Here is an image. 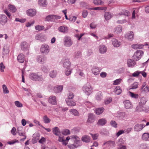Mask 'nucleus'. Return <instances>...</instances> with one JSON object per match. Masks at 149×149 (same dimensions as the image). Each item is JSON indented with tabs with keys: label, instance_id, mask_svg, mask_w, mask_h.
<instances>
[{
	"label": "nucleus",
	"instance_id": "nucleus-1",
	"mask_svg": "<svg viewBox=\"0 0 149 149\" xmlns=\"http://www.w3.org/2000/svg\"><path fill=\"white\" fill-rule=\"evenodd\" d=\"M62 61L63 63V67L64 68L65 74L67 76H68L72 72V69L70 68V62L67 58H63Z\"/></svg>",
	"mask_w": 149,
	"mask_h": 149
},
{
	"label": "nucleus",
	"instance_id": "nucleus-2",
	"mask_svg": "<svg viewBox=\"0 0 149 149\" xmlns=\"http://www.w3.org/2000/svg\"><path fill=\"white\" fill-rule=\"evenodd\" d=\"M29 78L32 80L41 81L43 80V78L42 75H38L37 73H32L29 75Z\"/></svg>",
	"mask_w": 149,
	"mask_h": 149
},
{
	"label": "nucleus",
	"instance_id": "nucleus-3",
	"mask_svg": "<svg viewBox=\"0 0 149 149\" xmlns=\"http://www.w3.org/2000/svg\"><path fill=\"white\" fill-rule=\"evenodd\" d=\"M84 92L87 95H89L92 92V88L89 83H87L82 87Z\"/></svg>",
	"mask_w": 149,
	"mask_h": 149
},
{
	"label": "nucleus",
	"instance_id": "nucleus-4",
	"mask_svg": "<svg viewBox=\"0 0 149 149\" xmlns=\"http://www.w3.org/2000/svg\"><path fill=\"white\" fill-rule=\"evenodd\" d=\"M50 50L49 46L47 44H43L42 45L40 48L41 53L46 54H48Z\"/></svg>",
	"mask_w": 149,
	"mask_h": 149
},
{
	"label": "nucleus",
	"instance_id": "nucleus-5",
	"mask_svg": "<svg viewBox=\"0 0 149 149\" xmlns=\"http://www.w3.org/2000/svg\"><path fill=\"white\" fill-rule=\"evenodd\" d=\"M73 41L71 38L68 36H66L63 39V44L66 47H70L72 45Z\"/></svg>",
	"mask_w": 149,
	"mask_h": 149
},
{
	"label": "nucleus",
	"instance_id": "nucleus-6",
	"mask_svg": "<svg viewBox=\"0 0 149 149\" xmlns=\"http://www.w3.org/2000/svg\"><path fill=\"white\" fill-rule=\"evenodd\" d=\"M143 51L139 50H137L133 56V58L135 61H137L139 60L143 55Z\"/></svg>",
	"mask_w": 149,
	"mask_h": 149
},
{
	"label": "nucleus",
	"instance_id": "nucleus-7",
	"mask_svg": "<svg viewBox=\"0 0 149 149\" xmlns=\"http://www.w3.org/2000/svg\"><path fill=\"white\" fill-rule=\"evenodd\" d=\"M61 18V17L59 16L50 15L46 17L45 20L51 22L54 21L58 19H60Z\"/></svg>",
	"mask_w": 149,
	"mask_h": 149
},
{
	"label": "nucleus",
	"instance_id": "nucleus-8",
	"mask_svg": "<svg viewBox=\"0 0 149 149\" xmlns=\"http://www.w3.org/2000/svg\"><path fill=\"white\" fill-rule=\"evenodd\" d=\"M36 60L38 63L43 64L46 63L47 58L44 55H40L37 56Z\"/></svg>",
	"mask_w": 149,
	"mask_h": 149
},
{
	"label": "nucleus",
	"instance_id": "nucleus-9",
	"mask_svg": "<svg viewBox=\"0 0 149 149\" xmlns=\"http://www.w3.org/2000/svg\"><path fill=\"white\" fill-rule=\"evenodd\" d=\"M147 102V100L145 97H142L141 98L140 101L139 102V105L136 108V111H140L141 110H139V108H142L143 107V106Z\"/></svg>",
	"mask_w": 149,
	"mask_h": 149
},
{
	"label": "nucleus",
	"instance_id": "nucleus-10",
	"mask_svg": "<svg viewBox=\"0 0 149 149\" xmlns=\"http://www.w3.org/2000/svg\"><path fill=\"white\" fill-rule=\"evenodd\" d=\"M141 93H148L149 91V87L148 85H146V82H143L141 88Z\"/></svg>",
	"mask_w": 149,
	"mask_h": 149
},
{
	"label": "nucleus",
	"instance_id": "nucleus-11",
	"mask_svg": "<svg viewBox=\"0 0 149 149\" xmlns=\"http://www.w3.org/2000/svg\"><path fill=\"white\" fill-rule=\"evenodd\" d=\"M8 18L5 15H1L0 16V24L4 26L7 22Z\"/></svg>",
	"mask_w": 149,
	"mask_h": 149
},
{
	"label": "nucleus",
	"instance_id": "nucleus-12",
	"mask_svg": "<svg viewBox=\"0 0 149 149\" xmlns=\"http://www.w3.org/2000/svg\"><path fill=\"white\" fill-rule=\"evenodd\" d=\"M70 139V138L69 136H68L65 139L64 136L62 137L59 136L58 140L59 141L62 142L63 145L65 146L68 143V141Z\"/></svg>",
	"mask_w": 149,
	"mask_h": 149
},
{
	"label": "nucleus",
	"instance_id": "nucleus-13",
	"mask_svg": "<svg viewBox=\"0 0 149 149\" xmlns=\"http://www.w3.org/2000/svg\"><path fill=\"white\" fill-rule=\"evenodd\" d=\"M48 102L52 105H55L57 103L56 98L55 96H50L49 98Z\"/></svg>",
	"mask_w": 149,
	"mask_h": 149
},
{
	"label": "nucleus",
	"instance_id": "nucleus-14",
	"mask_svg": "<svg viewBox=\"0 0 149 149\" xmlns=\"http://www.w3.org/2000/svg\"><path fill=\"white\" fill-rule=\"evenodd\" d=\"M111 41L112 44L114 47H118L121 45V42L116 39H112Z\"/></svg>",
	"mask_w": 149,
	"mask_h": 149
},
{
	"label": "nucleus",
	"instance_id": "nucleus-15",
	"mask_svg": "<svg viewBox=\"0 0 149 149\" xmlns=\"http://www.w3.org/2000/svg\"><path fill=\"white\" fill-rule=\"evenodd\" d=\"M27 15L30 17H33L35 16L36 13V12L34 9H30L26 11Z\"/></svg>",
	"mask_w": 149,
	"mask_h": 149
},
{
	"label": "nucleus",
	"instance_id": "nucleus-16",
	"mask_svg": "<svg viewBox=\"0 0 149 149\" xmlns=\"http://www.w3.org/2000/svg\"><path fill=\"white\" fill-rule=\"evenodd\" d=\"M125 37L129 40H132L134 38L133 32L131 31L128 32L125 35Z\"/></svg>",
	"mask_w": 149,
	"mask_h": 149
},
{
	"label": "nucleus",
	"instance_id": "nucleus-17",
	"mask_svg": "<svg viewBox=\"0 0 149 149\" xmlns=\"http://www.w3.org/2000/svg\"><path fill=\"white\" fill-rule=\"evenodd\" d=\"M115 144L114 141H109L104 142L103 145V147L104 148V146H106V147L109 148L113 146Z\"/></svg>",
	"mask_w": 149,
	"mask_h": 149
},
{
	"label": "nucleus",
	"instance_id": "nucleus-18",
	"mask_svg": "<svg viewBox=\"0 0 149 149\" xmlns=\"http://www.w3.org/2000/svg\"><path fill=\"white\" fill-rule=\"evenodd\" d=\"M125 107L127 109H129L132 107L133 106L130 102L128 100H125L123 102Z\"/></svg>",
	"mask_w": 149,
	"mask_h": 149
},
{
	"label": "nucleus",
	"instance_id": "nucleus-19",
	"mask_svg": "<svg viewBox=\"0 0 149 149\" xmlns=\"http://www.w3.org/2000/svg\"><path fill=\"white\" fill-rule=\"evenodd\" d=\"M99 52L100 53L102 54H104L107 51V47L104 45H101L99 47Z\"/></svg>",
	"mask_w": 149,
	"mask_h": 149
},
{
	"label": "nucleus",
	"instance_id": "nucleus-20",
	"mask_svg": "<svg viewBox=\"0 0 149 149\" xmlns=\"http://www.w3.org/2000/svg\"><path fill=\"white\" fill-rule=\"evenodd\" d=\"M145 127V125L143 124H141L140 125L139 124H137L134 126V130L136 131H139Z\"/></svg>",
	"mask_w": 149,
	"mask_h": 149
},
{
	"label": "nucleus",
	"instance_id": "nucleus-21",
	"mask_svg": "<svg viewBox=\"0 0 149 149\" xmlns=\"http://www.w3.org/2000/svg\"><path fill=\"white\" fill-rule=\"evenodd\" d=\"M101 69L100 68L97 67H94L92 70V73L95 75H98L99 74L101 71Z\"/></svg>",
	"mask_w": 149,
	"mask_h": 149
},
{
	"label": "nucleus",
	"instance_id": "nucleus-22",
	"mask_svg": "<svg viewBox=\"0 0 149 149\" xmlns=\"http://www.w3.org/2000/svg\"><path fill=\"white\" fill-rule=\"evenodd\" d=\"M65 101L67 105L69 106H73L76 105V104L72 99L69 100V99H66Z\"/></svg>",
	"mask_w": 149,
	"mask_h": 149
},
{
	"label": "nucleus",
	"instance_id": "nucleus-23",
	"mask_svg": "<svg viewBox=\"0 0 149 149\" xmlns=\"http://www.w3.org/2000/svg\"><path fill=\"white\" fill-rule=\"evenodd\" d=\"M8 8L10 11L13 13L16 12L17 10V9L15 6L12 4H8Z\"/></svg>",
	"mask_w": 149,
	"mask_h": 149
},
{
	"label": "nucleus",
	"instance_id": "nucleus-24",
	"mask_svg": "<svg viewBox=\"0 0 149 149\" xmlns=\"http://www.w3.org/2000/svg\"><path fill=\"white\" fill-rule=\"evenodd\" d=\"M63 88V86L62 85L56 86L54 87V90L56 93H58L61 92Z\"/></svg>",
	"mask_w": 149,
	"mask_h": 149
},
{
	"label": "nucleus",
	"instance_id": "nucleus-25",
	"mask_svg": "<svg viewBox=\"0 0 149 149\" xmlns=\"http://www.w3.org/2000/svg\"><path fill=\"white\" fill-rule=\"evenodd\" d=\"M21 46L22 49L24 51L27 50L29 47L28 44L25 42H22Z\"/></svg>",
	"mask_w": 149,
	"mask_h": 149
},
{
	"label": "nucleus",
	"instance_id": "nucleus-26",
	"mask_svg": "<svg viewBox=\"0 0 149 149\" xmlns=\"http://www.w3.org/2000/svg\"><path fill=\"white\" fill-rule=\"evenodd\" d=\"M17 133L18 135L21 136H24L26 135V134L24 131L22 127H19L18 128Z\"/></svg>",
	"mask_w": 149,
	"mask_h": 149
},
{
	"label": "nucleus",
	"instance_id": "nucleus-27",
	"mask_svg": "<svg viewBox=\"0 0 149 149\" xmlns=\"http://www.w3.org/2000/svg\"><path fill=\"white\" fill-rule=\"evenodd\" d=\"M70 139L74 141V142L78 144L80 141L79 138L76 135H73L71 136L70 137Z\"/></svg>",
	"mask_w": 149,
	"mask_h": 149
},
{
	"label": "nucleus",
	"instance_id": "nucleus-28",
	"mask_svg": "<svg viewBox=\"0 0 149 149\" xmlns=\"http://www.w3.org/2000/svg\"><path fill=\"white\" fill-rule=\"evenodd\" d=\"M94 121V117L93 114L92 113L89 114L88 118L87 121L88 123H92Z\"/></svg>",
	"mask_w": 149,
	"mask_h": 149
},
{
	"label": "nucleus",
	"instance_id": "nucleus-29",
	"mask_svg": "<svg viewBox=\"0 0 149 149\" xmlns=\"http://www.w3.org/2000/svg\"><path fill=\"white\" fill-rule=\"evenodd\" d=\"M127 94L129 95L131 98L137 99L139 97V95L136 93H135L130 91H128Z\"/></svg>",
	"mask_w": 149,
	"mask_h": 149
},
{
	"label": "nucleus",
	"instance_id": "nucleus-30",
	"mask_svg": "<svg viewBox=\"0 0 149 149\" xmlns=\"http://www.w3.org/2000/svg\"><path fill=\"white\" fill-rule=\"evenodd\" d=\"M82 141L84 142L88 143L90 142L91 140L90 137L88 135H84L81 138Z\"/></svg>",
	"mask_w": 149,
	"mask_h": 149
},
{
	"label": "nucleus",
	"instance_id": "nucleus-31",
	"mask_svg": "<svg viewBox=\"0 0 149 149\" xmlns=\"http://www.w3.org/2000/svg\"><path fill=\"white\" fill-rule=\"evenodd\" d=\"M18 61L20 63H23L24 61V56L22 54H19L17 57Z\"/></svg>",
	"mask_w": 149,
	"mask_h": 149
},
{
	"label": "nucleus",
	"instance_id": "nucleus-32",
	"mask_svg": "<svg viewBox=\"0 0 149 149\" xmlns=\"http://www.w3.org/2000/svg\"><path fill=\"white\" fill-rule=\"evenodd\" d=\"M141 138L144 141H149V133H144L142 136Z\"/></svg>",
	"mask_w": 149,
	"mask_h": 149
},
{
	"label": "nucleus",
	"instance_id": "nucleus-33",
	"mask_svg": "<svg viewBox=\"0 0 149 149\" xmlns=\"http://www.w3.org/2000/svg\"><path fill=\"white\" fill-rule=\"evenodd\" d=\"M58 30L61 32L66 33L67 32L68 29L67 27L65 26H61L59 27Z\"/></svg>",
	"mask_w": 149,
	"mask_h": 149
},
{
	"label": "nucleus",
	"instance_id": "nucleus-34",
	"mask_svg": "<svg viewBox=\"0 0 149 149\" xmlns=\"http://www.w3.org/2000/svg\"><path fill=\"white\" fill-rule=\"evenodd\" d=\"M144 45L141 44H136L132 45V47L135 49H141L143 48Z\"/></svg>",
	"mask_w": 149,
	"mask_h": 149
},
{
	"label": "nucleus",
	"instance_id": "nucleus-35",
	"mask_svg": "<svg viewBox=\"0 0 149 149\" xmlns=\"http://www.w3.org/2000/svg\"><path fill=\"white\" fill-rule=\"evenodd\" d=\"M39 5L42 7H46L47 5V0H39Z\"/></svg>",
	"mask_w": 149,
	"mask_h": 149
},
{
	"label": "nucleus",
	"instance_id": "nucleus-36",
	"mask_svg": "<svg viewBox=\"0 0 149 149\" xmlns=\"http://www.w3.org/2000/svg\"><path fill=\"white\" fill-rule=\"evenodd\" d=\"M9 52V50L8 47L4 46L3 48V57H4L5 55L8 54Z\"/></svg>",
	"mask_w": 149,
	"mask_h": 149
},
{
	"label": "nucleus",
	"instance_id": "nucleus-37",
	"mask_svg": "<svg viewBox=\"0 0 149 149\" xmlns=\"http://www.w3.org/2000/svg\"><path fill=\"white\" fill-rule=\"evenodd\" d=\"M136 64L135 62L133 60L129 59L127 60V65L129 67H132Z\"/></svg>",
	"mask_w": 149,
	"mask_h": 149
},
{
	"label": "nucleus",
	"instance_id": "nucleus-38",
	"mask_svg": "<svg viewBox=\"0 0 149 149\" xmlns=\"http://www.w3.org/2000/svg\"><path fill=\"white\" fill-rule=\"evenodd\" d=\"M104 17L107 20L109 19L112 17V14L108 12H105L104 14Z\"/></svg>",
	"mask_w": 149,
	"mask_h": 149
},
{
	"label": "nucleus",
	"instance_id": "nucleus-39",
	"mask_svg": "<svg viewBox=\"0 0 149 149\" xmlns=\"http://www.w3.org/2000/svg\"><path fill=\"white\" fill-rule=\"evenodd\" d=\"M70 113L75 116H79V113L78 111L75 109H72L69 110Z\"/></svg>",
	"mask_w": 149,
	"mask_h": 149
},
{
	"label": "nucleus",
	"instance_id": "nucleus-40",
	"mask_svg": "<svg viewBox=\"0 0 149 149\" xmlns=\"http://www.w3.org/2000/svg\"><path fill=\"white\" fill-rule=\"evenodd\" d=\"M57 74V71L56 70H53L49 72L50 77L52 78H54L56 77Z\"/></svg>",
	"mask_w": 149,
	"mask_h": 149
},
{
	"label": "nucleus",
	"instance_id": "nucleus-41",
	"mask_svg": "<svg viewBox=\"0 0 149 149\" xmlns=\"http://www.w3.org/2000/svg\"><path fill=\"white\" fill-rule=\"evenodd\" d=\"M41 70L45 73H47L49 71V69L47 66L42 65L41 67Z\"/></svg>",
	"mask_w": 149,
	"mask_h": 149
},
{
	"label": "nucleus",
	"instance_id": "nucleus-42",
	"mask_svg": "<svg viewBox=\"0 0 149 149\" xmlns=\"http://www.w3.org/2000/svg\"><path fill=\"white\" fill-rule=\"evenodd\" d=\"M95 98L97 100L100 101L101 100L102 98V92L101 91L98 92L95 96Z\"/></svg>",
	"mask_w": 149,
	"mask_h": 149
},
{
	"label": "nucleus",
	"instance_id": "nucleus-43",
	"mask_svg": "<svg viewBox=\"0 0 149 149\" xmlns=\"http://www.w3.org/2000/svg\"><path fill=\"white\" fill-rule=\"evenodd\" d=\"M106 123L107 120L105 119L102 118L99 120L97 124L99 125H105Z\"/></svg>",
	"mask_w": 149,
	"mask_h": 149
},
{
	"label": "nucleus",
	"instance_id": "nucleus-44",
	"mask_svg": "<svg viewBox=\"0 0 149 149\" xmlns=\"http://www.w3.org/2000/svg\"><path fill=\"white\" fill-rule=\"evenodd\" d=\"M104 109L103 107L96 109L95 110L96 113L97 115H100L102 113Z\"/></svg>",
	"mask_w": 149,
	"mask_h": 149
},
{
	"label": "nucleus",
	"instance_id": "nucleus-45",
	"mask_svg": "<svg viewBox=\"0 0 149 149\" xmlns=\"http://www.w3.org/2000/svg\"><path fill=\"white\" fill-rule=\"evenodd\" d=\"M139 149H149V147L147 144L143 143L139 145Z\"/></svg>",
	"mask_w": 149,
	"mask_h": 149
},
{
	"label": "nucleus",
	"instance_id": "nucleus-46",
	"mask_svg": "<svg viewBox=\"0 0 149 149\" xmlns=\"http://www.w3.org/2000/svg\"><path fill=\"white\" fill-rule=\"evenodd\" d=\"M53 133L55 135L58 136L60 134L59 129L58 127H55L53 129Z\"/></svg>",
	"mask_w": 149,
	"mask_h": 149
},
{
	"label": "nucleus",
	"instance_id": "nucleus-47",
	"mask_svg": "<svg viewBox=\"0 0 149 149\" xmlns=\"http://www.w3.org/2000/svg\"><path fill=\"white\" fill-rule=\"evenodd\" d=\"M115 93L117 95H119L122 92V90L120 87L119 86H117L116 88L114 90Z\"/></svg>",
	"mask_w": 149,
	"mask_h": 149
},
{
	"label": "nucleus",
	"instance_id": "nucleus-48",
	"mask_svg": "<svg viewBox=\"0 0 149 149\" xmlns=\"http://www.w3.org/2000/svg\"><path fill=\"white\" fill-rule=\"evenodd\" d=\"M140 108H141V109H139V110H141V111L140 112L142 111L146 113L149 112V107L148 106L144 107V106H143V107Z\"/></svg>",
	"mask_w": 149,
	"mask_h": 149
},
{
	"label": "nucleus",
	"instance_id": "nucleus-49",
	"mask_svg": "<svg viewBox=\"0 0 149 149\" xmlns=\"http://www.w3.org/2000/svg\"><path fill=\"white\" fill-rule=\"evenodd\" d=\"M43 121L45 123H50L51 120L48 118L46 115L44 116L43 117Z\"/></svg>",
	"mask_w": 149,
	"mask_h": 149
},
{
	"label": "nucleus",
	"instance_id": "nucleus-50",
	"mask_svg": "<svg viewBox=\"0 0 149 149\" xmlns=\"http://www.w3.org/2000/svg\"><path fill=\"white\" fill-rule=\"evenodd\" d=\"M81 57V52H76L74 55V58L77 59Z\"/></svg>",
	"mask_w": 149,
	"mask_h": 149
},
{
	"label": "nucleus",
	"instance_id": "nucleus-51",
	"mask_svg": "<svg viewBox=\"0 0 149 149\" xmlns=\"http://www.w3.org/2000/svg\"><path fill=\"white\" fill-rule=\"evenodd\" d=\"M122 80L121 78L116 79L113 81V84L117 85L120 84L122 82Z\"/></svg>",
	"mask_w": 149,
	"mask_h": 149
},
{
	"label": "nucleus",
	"instance_id": "nucleus-52",
	"mask_svg": "<svg viewBox=\"0 0 149 149\" xmlns=\"http://www.w3.org/2000/svg\"><path fill=\"white\" fill-rule=\"evenodd\" d=\"M3 89V92L4 93H9V91L7 88V86L5 84H3L2 86Z\"/></svg>",
	"mask_w": 149,
	"mask_h": 149
},
{
	"label": "nucleus",
	"instance_id": "nucleus-53",
	"mask_svg": "<svg viewBox=\"0 0 149 149\" xmlns=\"http://www.w3.org/2000/svg\"><path fill=\"white\" fill-rule=\"evenodd\" d=\"M122 28L120 26H117L114 29V32L116 33H120L122 31Z\"/></svg>",
	"mask_w": 149,
	"mask_h": 149
},
{
	"label": "nucleus",
	"instance_id": "nucleus-54",
	"mask_svg": "<svg viewBox=\"0 0 149 149\" xmlns=\"http://www.w3.org/2000/svg\"><path fill=\"white\" fill-rule=\"evenodd\" d=\"M62 133L63 134L65 135H67L70 134V132L69 130L68 129H65L62 130Z\"/></svg>",
	"mask_w": 149,
	"mask_h": 149
},
{
	"label": "nucleus",
	"instance_id": "nucleus-55",
	"mask_svg": "<svg viewBox=\"0 0 149 149\" xmlns=\"http://www.w3.org/2000/svg\"><path fill=\"white\" fill-rule=\"evenodd\" d=\"M93 2L96 5L103 4V2L101 0H94Z\"/></svg>",
	"mask_w": 149,
	"mask_h": 149
},
{
	"label": "nucleus",
	"instance_id": "nucleus-56",
	"mask_svg": "<svg viewBox=\"0 0 149 149\" xmlns=\"http://www.w3.org/2000/svg\"><path fill=\"white\" fill-rule=\"evenodd\" d=\"M111 125L113 127L116 128L117 127V124L114 120H111L110 122Z\"/></svg>",
	"mask_w": 149,
	"mask_h": 149
},
{
	"label": "nucleus",
	"instance_id": "nucleus-57",
	"mask_svg": "<svg viewBox=\"0 0 149 149\" xmlns=\"http://www.w3.org/2000/svg\"><path fill=\"white\" fill-rule=\"evenodd\" d=\"M16 143H19V141L17 139H14L10 141H9L7 142V143L8 144L12 145Z\"/></svg>",
	"mask_w": 149,
	"mask_h": 149
},
{
	"label": "nucleus",
	"instance_id": "nucleus-58",
	"mask_svg": "<svg viewBox=\"0 0 149 149\" xmlns=\"http://www.w3.org/2000/svg\"><path fill=\"white\" fill-rule=\"evenodd\" d=\"M15 106L18 107H23V104L19 101H15Z\"/></svg>",
	"mask_w": 149,
	"mask_h": 149
},
{
	"label": "nucleus",
	"instance_id": "nucleus-59",
	"mask_svg": "<svg viewBox=\"0 0 149 149\" xmlns=\"http://www.w3.org/2000/svg\"><path fill=\"white\" fill-rule=\"evenodd\" d=\"M35 29L37 30L41 31L44 29V27L43 26L37 25L35 26Z\"/></svg>",
	"mask_w": 149,
	"mask_h": 149
},
{
	"label": "nucleus",
	"instance_id": "nucleus-60",
	"mask_svg": "<svg viewBox=\"0 0 149 149\" xmlns=\"http://www.w3.org/2000/svg\"><path fill=\"white\" fill-rule=\"evenodd\" d=\"M112 101L111 97L109 98L104 100V102L105 104H108L110 103Z\"/></svg>",
	"mask_w": 149,
	"mask_h": 149
},
{
	"label": "nucleus",
	"instance_id": "nucleus-61",
	"mask_svg": "<svg viewBox=\"0 0 149 149\" xmlns=\"http://www.w3.org/2000/svg\"><path fill=\"white\" fill-rule=\"evenodd\" d=\"M138 83L137 82H134L131 86V89H135L138 87Z\"/></svg>",
	"mask_w": 149,
	"mask_h": 149
},
{
	"label": "nucleus",
	"instance_id": "nucleus-62",
	"mask_svg": "<svg viewBox=\"0 0 149 149\" xmlns=\"http://www.w3.org/2000/svg\"><path fill=\"white\" fill-rule=\"evenodd\" d=\"M26 21V19H20L18 18H16L15 21L16 22H18L21 23L24 22Z\"/></svg>",
	"mask_w": 149,
	"mask_h": 149
},
{
	"label": "nucleus",
	"instance_id": "nucleus-63",
	"mask_svg": "<svg viewBox=\"0 0 149 149\" xmlns=\"http://www.w3.org/2000/svg\"><path fill=\"white\" fill-rule=\"evenodd\" d=\"M5 68V66L3 62L0 63V71L1 72H4V69Z\"/></svg>",
	"mask_w": 149,
	"mask_h": 149
},
{
	"label": "nucleus",
	"instance_id": "nucleus-64",
	"mask_svg": "<svg viewBox=\"0 0 149 149\" xmlns=\"http://www.w3.org/2000/svg\"><path fill=\"white\" fill-rule=\"evenodd\" d=\"M74 96V94L72 93H70L68 95V97L66 99L69 100L72 99Z\"/></svg>",
	"mask_w": 149,
	"mask_h": 149
}]
</instances>
